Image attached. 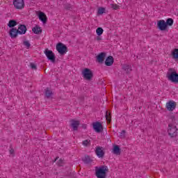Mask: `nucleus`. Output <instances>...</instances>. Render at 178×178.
Returning <instances> with one entry per match:
<instances>
[{
  "label": "nucleus",
  "mask_w": 178,
  "mask_h": 178,
  "mask_svg": "<svg viewBox=\"0 0 178 178\" xmlns=\"http://www.w3.org/2000/svg\"><path fill=\"white\" fill-rule=\"evenodd\" d=\"M9 34H10V37H11V38H16L19 34L17 29L12 28L10 30Z\"/></svg>",
  "instance_id": "nucleus-14"
},
{
  "label": "nucleus",
  "mask_w": 178,
  "mask_h": 178,
  "mask_svg": "<svg viewBox=\"0 0 178 178\" xmlns=\"http://www.w3.org/2000/svg\"><path fill=\"white\" fill-rule=\"evenodd\" d=\"M13 5L15 9H23L24 8V0H13Z\"/></svg>",
  "instance_id": "nucleus-8"
},
{
  "label": "nucleus",
  "mask_w": 178,
  "mask_h": 178,
  "mask_svg": "<svg viewBox=\"0 0 178 178\" xmlns=\"http://www.w3.org/2000/svg\"><path fill=\"white\" fill-rule=\"evenodd\" d=\"M106 119L108 123H111V122H112V115L111 113L106 111Z\"/></svg>",
  "instance_id": "nucleus-23"
},
{
  "label": "nucleus",
  "mask_w": 178,
  "mask_h": 178,
  "mask_svg": "<svg viewBox=\"0 0 178 178\" xmlns=\"http://www.w3.org/2000/svg\"><path fill=\"white\" fill-rule=\"evenodd\" d=\"M122 69L123 70L127 72V73H130V72L131 71V66L129 65H124Z\"/></svg>",
  "instance_id": "nucleus-24"
},
{
  "label": "nucleus",
  "mask_w": 178,
  "mask_h": 178,
  "mask_svg": "<svg viewBox=\"0 0 178 178\" xmlns=\"http://www.w3.org/2000/svg\"><path fill=\"white\" fill-rule=\"evenodd\" d=\"M108 172H109L108 166L102 165L99 168L95 167V176L97 178H106Z\"/></svg>",
  "instance_id": "nucleus-1"
},
{
  "label": "nucleus",
  "mask_w": 178,
  "mask_h": 178,
  "mask_svg": "<svg viewBox=\"0 0 178 178\" xmlns=\"http://www.w3.org/2000/svg\"><path fill=\"white\" fill-rule=\"evenodd\" d=\"M65 9L66 10H72V5H70V4H66L65 6Z\"/></svg>",
  "instance_id": "nucleus-31"
},
{
  "label": "nucleus",
  "mask_w": 178,
  "mask_h": 178,
  "mask_svg": "<svg viewBox=\"0 0 178 178\" xmlns=\"http://www.w3.org/2000/svg\"><path fill=\"white\" fill-rule=\"evenodd\" d=\"M70 123V127H72L74 131H77L79 130V126H80V121L71 120Z\"/></svg>",
  "instance_id": "nucleus-12"
},
{
  "label": "nucleus",
  "mask_w": 178,
  "mask_h": 178,
  "mask_svg": "<svg viewBox=\"0 0 178 178\" xmlns=\"http://www.w3.org/2000/svg\"><path fill=\"white\" fill-rule=\"evenodd\" d=\"M13 152H15L13 149H10V154H13Z\"/></svg>",
  "instance_id": "nucleus-37"
},
{
  "label": "nucleus",
  "mask_w": 178,
  "mask_h": 178,
  "mask_svg": "<svg viewBox=\"0 0 178 178\" xmlns=\"http://www.w3.org/2000/svg\"><path fill=\"white\" fill-rule=\"evenodd\" d=\"M171 120H172V122H176V120L175 118V116L171 117Z\"/></svg>",
  "instance_id": "nucleus-36"
},
{
  "label": "nucleus",
  "mask_w": 178,
  "mask_h": 178,
  "mask_svg": "<svg viewBox=\"0 0 178 178\" xmlns=\"http://www.w3.org/2000/svg\"><path fill=\"white\" fill-rule=\"evenodd\" d=\"M105 56H106V53L105 52H102L99 54L97 56V62H99V63H104Z\"/></svg>",
  "instance_id": "nucleus-15"
},
{
  "label": "nucleus",
  "mask_w": 178,
  "mask_h": 178,
  "mask_svg": "<svg viewBox=\"0 0 178 178\" xmlns=\"http://www.w3.org/2000/svg\"><path fill=\"white\" fill-rule=\"evenodd\" d=\"M126 133V131H124V130H122V132H121V134H120V137L122 138H124V136H123V134H124Z\"/></svg>",
  "instance_id": "nucleus-35"
},
{
  "label": "nucleus",
  "mask_w": 178,
  "mask_h": 178,
  "mask_svg": "<svg viewBox=\"0 0 178 178\" xmlns=\"http://www.w3.org/2000/svg\"><path fill=\"white\" fill-rule=\"evenodd\" d=\"M8 26L10 27V29H15L14 27L17 26V22L14 19H10L8 24Z\"/></svg>",
  "instance_id": "nucleus-20"
},
{
  "label": "nucleus",
  "mask_w": 178,
  "mask_h": 178,
  "mask_svg": "<svg viewBox=\"0 0 178 178\" xmlns=\"http://www.w3.org/2000/svg\"><path fill=\"white\" fill-rule=\"evenodd\" d=\"M44 54L46 55L47 59L51 62V63H55V62H56V57L55 56L54 51L48 49H45Z\"/></svg>",
  "instance_id": "nucleus-5"
},
{
  "label": "nucleus",
  "mask_w": 178,
  "mask_h": 178,
  "mask_svg": "<svg viewBox=\"0 0 178 178\" xmlns=\"http://www.w3.org/2000/svg\"><path fill=\"white\" fill-rule=\"evenodd\" d=\"M82 144L84 145V147H90V145H91V140H85L82 142Z\"/></svg>",
  "instance_id": "nucleus-26"
},
{
  "label": "nucleus",
  "mask_w": 178,
  "mask_h": 178,
  "mask_svg": "<svg viewBox=\"0 0 178 178\" xmlns=\"http://www.w3.org/2000/svg\"><path fill=\"white\" fill-rule=\"evenodd\" d=\"M24 45H25V47H26V48H30L31 44L30 42L29 41H24Z\"/></svg>",
  "instance_id": "nucleus-34"
},
{
  "label": "nucleus",
  "mask_w": 178,
  "mask_h": 178,
  "mask_svg": "<svg viewBox=\"0 0 178 178\" xmlns=\"http://www.w3.org/2000/svg\"><path fill=\"white\" fill-rule=\"evenodd\" d=\"M65 162L63 161V160L62 159H60L58 160V161L57 162V165L58 166H63Z\"/></svg>",
  "instance_id": "nucleus-30"
},
{
  "label": "nucleus",
  "mask_w": 178,
  "mask_h": 178,
  "mask_svg": "<svg viewBox=\"0 0 178 178\" xmlns=\"http://www.w3.org/2000/svg\"><path fill=\"white\" fill-rule=\"evenodd\" d=\"M111 6L114 10H118L120 8L118 4H111Z\"/></svg>",
  "instance_id": "nucleus-29"
},
{
  "label": "nucleus",
  "mask_w": 178,
  "mask_h": 178,
  "mask_svg": "<svg viewBox=\"0 0 178 178\" xmlns=\"http://www.w3.org/2000/svg\"><path fill=\"white\" fill-rule=\"evenodd\" d=\"M114 59L112 56H109L106 58L105 61L106 66H112L113 65Z\"/></svg>",
  "instance_id": "nucleus-17"
},
{
  "label": "nucleus",
  "mask_w": 178,
  "mask_h": 178,
  "mask_svg": "<svg viewBox=\"0 0 178 178\" xmlns=\"http://www.w3.org/2000/svg\"><path fill=\"white\" fill-rule=\"evenodd\" d=\"M83 162L84 163H91V162H92V160L91 159V157H90L89 156H86L83 159Z\"/></svg>",
  "instance_id": "nucleus-25"
},
{
  "label": "nucleus",
  "mask_w": 178,
  "mask_h": 178,
  "mask_svg": "<svg viewBox=\"0 0 178 178\" xmlns=\"http://www.w3.org/2000/svg\"><path fill=\"white\" fill-rule=\"evenodd\" d=\"M157 27L158 29H159L161 31H165V30H166V29H168V26L166 25V22H165V20L161 19L159 20L157 22Z\"/></svg>",
  "instance_id": "nucleus-11"
},
{
  "label": "nucleus",
  "mask_w": 178,
  "mask_h": 178,
  "mask_svg": "<svg viewBox=\"0 0 178 178\" xmlns=\"http://www.w3.org/2000/svg\"><path fill=\"white\" fill-rule=\"evenodd\" d=\"M171 55L173 59H175V60H178V49H175L172 51Z\"/></svg>",
  "instance_id": "nucleus-21"
},
{
  "label": "nucleus",
  "mask_w": 178,
  "mask_h": 178,
  "mask_svg": "<svg viewBox=\"0 0 178 178\" xmlns=\"http://www.w3.org/2000/svg\"><path fill=\"white\" fill-rule=\"evenodd\" d=\"M44 95L47 98H51L54 95L52 90H49V88H47L44 90Z\"/></svg>",
  "instance_id": "nucleus-18"
},
{
  "label": "nucleus",
  "mask_w": 178,
  "mask_h": 178,
  "mask_svg": "<svg viewBox=\"0 0 178 178\" xmlns=\"http://www.w3.org/2000/svg\"><path fill=\"white\" fill-rule=\"evenodd\" d=\"M165 24L167 26H173V19H172V18L167 19Z\"/></svg>",
  "instance_id": "nucleus-27"
},
{
  "label": "nucleus",
  "mask_w": 178,
  "mask_h": 178,
  "mask_svg": "<svg viewBox=\"0 0 178 178\" xmlns=\"http://www.w3.org/2000/svg\"><path fill=\"white\" fill-rule=\"evenodd\" d=\"M56 48L60 55H65L67 52V47L62 42L58 43Z\"/></svg>",
  "instance_id": "nucleus-6"
},
{
  "label": "nucleus",
  "mask_w": 178,
  "mask_h": 178,
  "mask_svg": "<svg viewBox=\"0 0 178 178\" xmlns=\"http://www.w3.org/2000/svg\"><path fill=\"white\" fill-rule=\"evenodd\" d=\"M97 41H101V40H102V38H101V37H99V36H97Z\"/></svg>",
  "instance_id": "nucleus-38"
},
{
  "label": "nucleus",
  "mask_w": 178,
  "mask_h": 178,
  "mask_svg": "<svg viewBox=\"0 0 178 178\" xmlns=\"http://www.w3.org/2000/svg\"><path fill=\"white\" fill-rule=\"evenodd\" d=\"M96 33L97 34V35H102L103 33H104V29L101 27H99L96 30Z\"/></svg>",
  "instance_id": "nucleus-28"
},
{
  "label": "nucleus",
  "mask_w": 178,
  "mask_h": 178,
  "mask_svg": "<svg viewBox=\"0 0 178 178\" xmlns=\"http://www.w3.org/2000/svg\"><path fill=\"white\" fill-rule=\"evenodd\" d=\"M38 17L40 19V20H41V22H42V23L45 24L47 23L48 19L47 18V15H45V13H42V12H40L38 14Z\"/></svg>",
  "instance_id": "nucleus-16"
},
{
  "label": "nucleus",
  "mask_w": 178,
  "mask_h": 178,
  "mask_svg": "<svg viewBox=\"0 0 178 178\" xmlns=\"http://www.w3.org/2000/svg\"><path fill=\"white\" fill-rule=\"evenodd\" d=\"M17 30L18 31V34H24L27 31V27L24 24H19Z\"/></svg>",
  "instance_id": "nucleus-13"
},
{
  "label": "nucleus",
  "mask_w": 178,
  "mask_h": 178,
  "mask_svg": "<svg viewBox=\"0 0 178 178\" xmlns=\"http://www.w3.org/2000/svg\"><path fill=\"white\" fill-rule=\"evenodd\" d=\"M95 154L98 158H104L105 156V152H104V147L97 146L95 149Z\"/></svg>",
  "instance_id": "nucleus-10"
},
{
  "label": "nucleus",
  "mask_w": 178,
  "mask_h": 178,
  "mask_svg": "<svg viewBox=\"0 0 178 178\" xmlns=\"http://www.w3.org/2000/svg\"><path fill=\"white\" fill-rule=\"evenodd\" d=\"M58 159H59V156L56 157L55 160L54 161V162H56V161H58Z\"/></svg>",
  "instance_id": "nucleus-39"
},
{
  "label": "nucleus",
  "mask_w": 178,
  "mask_h": 178,
  "mask_svg": "<svg viewBox=\"0 0 178 178\" xmlns=\"http://www.w3.org/2000/svg\"><path fill=\"white\" fill-rule=\"evenodd\" d=\"M168 136L173 138L177 136V127H176V124L170 123L168 124Z\"/></svg>",
  "instance_id": "nucleus-4"
},
{
  "label": "nucleus",
  "mask_w": 178,
  "mask_h": 178,
  "mask_svg": "<svg viewBox=\"0 0 178 178\" xmlns=\"http://www.w3.org/2000/svg\"><path fill=\"white\" fill-rule=\"evenodd\" d=\"M93 129L96 133H102L104 131V127H102V124L99 122H95L92 123Z\"/></svg>",
  "instance_id": "nucleus-7"
},
{
  "label": "nucleus",
  "mask_w": 178,
  "mask_h": 178,
  "mask_svg": "<svg viewBox=\"0 0 178 178\" xmlns=\"http://www.w3.org/2000/svg\"><path fill=\"white\" fill-rule=\"evenodd\" d=\"M82 75L84 80H86L87 81H91L92 77H94V73H92V71L88 68H85L82 71Z\"/></svg>",
  "instance_id": "nucleus-3"
},
{
  "label": "nucleus",
  "mask_w": 178,
  "mask_h": 178,
  "mask_svg": "<svg viewBox=\"0 0 178 178\" xmlns=\"http://www.w3.org/2000/svg\"><path fill=\"white\" fill-rule=\"evenodd\" d=\"M32 31L35 34H41L42 33V30L41 29V27L36 25L34 28L32 29Z\"/></svg>",
  "instance_id": "nucleus-19"
},
{
  "label": "nucleus",
  "mask_w": 178,
  "mask_h": 178,
  "mask_svg": "<svg viewBox=\"0 0 178 178\" xmlns=\"http://www.w3.org/2000/svg\"><path fill=\"white\" fill-rule=\"evenodd\" d=\"M104 12H105V8H99L98 9V13H99V15L104 14Z\"/></svg>",
  "instance_id": "nucleus-32"
},
{
  "label": "nucleus",
  "mask_w": 178,
  "mask_h": 178,
  "mask_svg": "<svg viewBox=\"0 0 178 178\" xmlns=\"http://www.w3.org/2000/svg\"><path fill=\"white\" fill-rule=\"evenodd\" d=\"M30 66L33 70H37V65L33 63H31Z\"/></svg>",
  "instance_id": "nucleus-33"
},
{
  "label": "nucleus",
  "mask_w": 178,
  "mask_h": 178,
  "mask_svg": "<svg viewBox=\"0 0 178 178\" xmlns=\"http://www.w3.org/2000/svg\"><path fill=\"white\" fill-rule=\"evenodd\" d=\"M176 105L177 104L175 101L170 100L165 105L167 111H175V109H176Z\"/></svg>",
  "instance_id": "nucleus-9"
},
{
  "label": "nucleus",
  "mask_w": 178,
  "mask_h": 178,
  "mask_svg": "<svg viewBox=\"0 0 178 178\" xmlns=\"http://www.w3.org/2000/svg\"><path fill=\"white\" fill-rule=\"evenodd\" d=\"M166 77L172 83H178V73L175 68H169Z\"/></svg>",
  "instance_id": "nucleus-2"
},
{
  "label": "nucleus",
  "mask_w": 178,
  "mask_h": 178,
  "mask_svg": "<svg viewBox=\"0 0 178 178\" xmlns=\"http://www.w3.org/2000/svg\"><path fill=\"white\" fill-rule=\"evenodd\" d=\"M113 154L115 155H120V147L119 145H115L113 149Z\"/></svg>",
  "instance_id": "nucleus-22"
}]
</instances>
